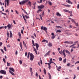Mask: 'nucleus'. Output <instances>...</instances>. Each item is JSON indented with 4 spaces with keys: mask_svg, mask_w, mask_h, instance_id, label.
Listing matches in <instances>:
<instances>
[{
    "mask_svg": "<svg viewBox=\"0 0 79 79\" xmlns=\"http://www.w3.org/2000/svg\"><path fill=\"white\" fill-rule=\"evenodd\" d=\"M30 60L31 61H33L34 60V56L33 55V54L32 53H31L30 54Z\"/></svg>",
    "mask_w": 79,
    "mask_h": 79,
    "instance_id": "1",
    "label": "nucleus"
},
{
    "mask_svg": "<svg viewBox=\"0 0 79 79\" xmlns=\"http://www.w3.org/2000/svg\"><path fill=\"white\" fill-rule=\"evenodd\" d=\"M28 2V0H24L21 2H20L19 3L20 5H23V4L26 3V2Z\"/></svg>",
    "mask_w": 79,
    "mask_h": 79,
    "instance_id": "2",
    "label": "nucleus"
},
{
    "mask_svg": "<svg viewBox=\"0 0 79 79\" xmlns=\"http://www.w3.org/2000/svg\"><path fill=\"white\" fill-rule=\"evenodd\" d=\"M0 73L2 74H6V71L3 70H0Z\"/></svg>",
    "mask_w": 79,
    "mask_h": 79,
    "instance_id": "3",
    "label": "nucleus"
},
{
    "mask_svg": "<svg viewBox=\"0 0 79 79\" xmlns=\"http://www.w3.org/2000/svg\"><path fill=\"white\" fill-rule=\"evenodd\" d=\"M44 5H42L40 6H38V8L39 9H42L43 8H44Z\"/></svg>",
    "mask_w": 79,
    "mask_h": 79,
    "instance_id": "4",
    "label": "nucleus"
},
{
    "mask_svg": "<svg viewBox=\"0 0 79 79\" xmlns=\"http://www.w3.org/2000/svg\"><path fill=\"white\" fill-rule=\"evenodd\" d=\"M35 46L36 47V50H38L39 47V45L37 43H35Z\"/></svg>",
    "mask_w": 79,
    "mask_h": 79,
    "instance_id": "5",
    "label": "nucleus"
},
{
    "mask_svg": "<svg viewBox=\"0 0 79 79\" xmlns=\"http://www.w3.org/2000/svg\"><path fill=\"white\" fill-rule=\"evenodd\" d=\"M43 29L44 31H46L47 29V28L46 27H44V26H42L41 27V30H43Z\"/></svg>",
    "mask_w": 79,
    "mask_h": 79,
    "instance_id": "6",
    "label": "nucleus"
},
{
    "mask_svg": "<svg viewBox=\"0 0 79 79\" xmlns=\"http://www.w3.org/2000/svg\"><path fill=\"white\" fill-rule=\"evenodd\" d=\"M7 27L8 28V29H10L11 27V25L10 24H8L7 25Z\"/></svg>",
    "mask_w": 79,
    "mask_h": 79,
    "instance_id": "7",
    "label": "nucleus"
},
{
    "mask_svg": "<svg viewBox=\"0 0 79 79\" xmlns=\"http://www.w3.org/2000/svg\"><path fill=\"white\" fill-rule=\"evenodd\" d=\"M64 52H65V50L64 49L62 52V53L64 56V58H65V57H66V54H65V53H64Z\"/></svg>",
    "mask_w": 79,
    "mask_h": 79,
    "instance_id": "8",
    "label": "nucleus"
},
{
    "mask_svg": "<svg viewBox=\"0 0 79 79\" xmlns=\"http://www.w3.org/2000/svg\"><path fill=\"white\" fill-rule=\"evenodd\" d=\"M51 51H49L48 52H47L45 55H44V56H47L48 55L49 53H50V52Z\"/></svg>",
    "mask_w": 79,
    "mask_h": 79,
    "instance_id": "9",
    "label": "nucleus"
},
{
    "mask_svg": "<svg viewBox=\"0 0 79 79\" xmlns=\"http://www.w3.org/2000/svg\"><path fill=\"white\" fill-rule=\"evenodd\" d=\"M33 48H34V51L36 55H38V54H37V50H36V49L34 48V47H33Z\"/></svg>",
    "mask_w": 79,
    "mask_h": 79,
    "instance_id": "10",
    "label": "nucleus"
},
{
    "mask_svg": "<svg viewBox=\"0 0 79 79\" xmlns=\"http://www.w3.org/2000/svg\"><path fill=\"white\" fill-rule=\"evenodd\" d=\"M9 72L12 74V75H13V76H15V73H13L11 70H9Z\"/></svg>",
    "mask_w": 79,
    "mask_h": 79,
    "instance_id": "11",
    "label": "nucleus"
},
{
    "mask_svg": "<svg viewBox=\"0 0 79 79\" xmlns=\"http://www.w3.org/2000/svg\"><path fill=\"white\" fill-rule=\"evenodd\" d=\"M23 44L24 45V46H25L26 48V49H27V46H26V43H25V42H24V41H23Z\"/></svg>",
    "mask_w": 79,
    "mask_h": 79,
    "instance_id": "12",
    "label": "nucleus"
},
{
    "mask_svg": "<svg viewBox=\"0 0 79 79\" xmlns=\"http://www.w3.org/2000/svg\"><path fill=\"white\" fill-rule=\"evenodd\" d=\"M48 47H52V44L51 43H49V44H48Z\"/></svg>",
    "mask_w": 79,
    "mask_h": 79,
    "instance_id": "13",
    "label": "nucleus"
},
{
    "mask_svg": "<svg viewBox=\"0 0 79 79\" xmlns=\"http://www.w3.org/2000/svg\"><path fill=\"white\" fill-rule=\"evenodd\" d=\"M61 66H59L57 68V70L58 71H60V69H61Z\"/></svg>",
    "mask_w": 79,
    "mask_h": 79,
    "instance_id": "14",
    "label": "nucleus"
},
{
    "mask_svg": "<svg viewBox=\"0 0 79 79\" xmlns=\"http://www.w3.org/2000/svg\"><path fill=\"white\" fill-rule=\"evenodd\" d=\"M56 15L57 16H61V14H60V13H59L58 12H57L56 13Z\"/></svg>",
    "mask_w": 79,
    "mask_h": 79,
    "instance_id": "15",
    "label": "nucleus"
},
{
    "mask_svg": "<svg viewBox=\"0 0 79 79\" xmlns=\"http://www.w3.org/2000/svg\"><path fill=\"white\" fill-rule=\"evenodd\" d=\"M9 69L10 70H11V71H12L13 72H15V70H14V69L12 68H9Z\"/></svg>",
    "mask_w": 79,
    "mask_h": 79,
    "instance_id": "16",
    "label": "nucleus"
},
{
    "mask_svg": "<svg viewBox=\"0 0 79 79\" xmlns=\"http://www.w3.org/2000/svg\"><path fill=\"white\" fill-rule=\"evenodd\" d=\"M10 37H13V35L12 34V33H11V31H10Z\"/></svg>",
    "mask_w": 79,
    "mask_h": 79,
    "instance_id": "17",
    "label": "nucleus"
},
{
    "mask_svg": "<svg viewBox=\"0 0 79 79\" xmlns=\"http://www.w3.org/2000/svg\"><path fill=\"white\" fill-rule=\"evenodd\" d=\"M20 47L21 48V49H22V48H23V46L22 45V43L21 42H20Z\"/></svg>",
    "mask_w": 79,
    "mask_h": 79,
    "instance_id": "18",
    "label": "nucleus"
},
{
    "mask_svg": "<svg viewBox=\"0 0 79 79\" xmlns=\"http://www.w3.org/2000/svg\"><path fill=\"white\" fill-rule=\"evenodd\" d=\"M69 19L71 20V21H72V23H74L75 22L73 19H71V18H69Z\"/></svg>",
    "mask_w": 79,
    "mask_h": 79,
    "instance_id": "19",
    "label": "nucleus"
},
{
    "mask_svg": "<svg viewBox=\"0 0 79 79\" xmlns=\"http://www.w3.org/2000/svg\"><path fill=\"white\" fill-rule=\"evenodd\" d=\"M6 2L7 3V6H8V5H9V2H10L9 0H6Z\"/></svg>",
    "mask_w": 79,
    "mask_h": 79,
    "instance_id": "20",
    "label": "nucleus"
},
{
    "mask_svg": "<svg viewBox=\"0 0 79 79\" xmlns=\"http://www.w3.org/2000/svg\"><path fill=\"white\" fill-rule=\"evenodd\" d=\"M63 11H64L65 12H68V13H69V10H66V9L63 10Z\"/></svg>",
    "mask_w": 79,
    "mask_h": 79,
    "instance_id": "21",
    "label": "nucleus"
},
{
    "mask_svg": "<svg viewBox=\"0 0 79 79\" xmlns=\"http://www.w3.org/2000/svg\"><path fill=\"white\" fill-rule=\"evenodd\" d=\"M18 35L19 36V38H20V39H21V35L20 32L18 33Z\"/></svg>",
    "mask_w": 79,
    "mask_h": 79,
    "instance_id": "22",
    "label": "nucleus"
},
{
    "mask_svg": "<svg viewBox=\"0 0 79 79\" xmlns=\"http://www.w3.org/2000/svg\"><path fill=\"white\" fill-rule=\"evenodd\" d=\"M49 78V79H52V77H51V75L49 73H48Z\"/></svg>",
    "mask_w": 79,
    "mask_h": 79,
    "instance_id": "23",
    "label": "nucleus"
},
{
    "mask_svg": "<svg viewBox=\"0 0 79 79\" xmlns=\"http://www.w3.org/2000/svg\"><path fill=\"white\" fill-rule=\"evenodd\" d=\"M57 32H59V33L61 32V31L59 30H57L56 31V33H57Z\"/></svg>",
    "mask_w": 79,
    "mask_h": 79,
    "instance_id": "24",
    "label": "nucleus"
},
{
    "mask_svg": "<svg viewBox=\"0 0 79 79\" xmlns=\"http://www.w3.org/2000/svg\"><path fill=\"white\" fill-rule=\"evenodd\" d=\"M10 37V34H9V33L8 32H7V37Z\"/></svg>",
    "mask_w": 79,
    "mask_h": 79,
    "instance_id": "25",
    "label": "nucleus"
},
{
    "mask_svg": "<svg viewBox=\"0 0 79 79\" xmlns=\"http://www.w3.org/2000/svg\"><path fill=\"white\" fill-rule=\"evenodd\" d=\"M22 62H23V60H19V63L20 64H22Z\"/></svg>",
    "mask_w": 79,
    "mask_h": 79,
    "instance_id": "26",
    "label": "nucleus"
},
{
    "mask_svg": "<svg viewBox=\"0 0 79 79\" xmlns=\"http://www.w3.org/2000/svg\"><path fill=\"white\" fill-rule=\"evenodd\" d=\"M63 62V63H65L66 62V59L65 58L64 59Z\"/></svg>",
    "mask_w": 79,
    "mask_h": 79,
    "instance_id": "27",
    "label": "nucleus"
},
{
    "mask_svg": "<svg viewBox=\"0 0 79 79\" xmlns=\"http://www.w3.org/2000/svg\"><path fill=\"white\" fill-rule=\"evenodd\" d=\"M44 73L45 75L46 74V70L45 69H44Z\"/></svg>",
    "mask_w": 79,
    "mask_h": 79,
    "instance_id": "28",
    "label": "nucleus"
},
{
    "mask_svg": "<svg viewBox=\"0 0 79 79\" xmlns=\"http://www.w3.org/2000/svg\"><path fill=\"white\" fill-rule=\"evenodd\" d=\"M48 4L49 5H52V2L50 1H48Z\"/></svg>",
    "mask_w": 79,
    "mask_h": 79,
    "instance_id": "29",
    "label": "nucleus"
},
{
    "mask_svg": "<svg viewBox=\"0 0 79 79\" xmlns=\"http://www.w3.org/2000/svg\"><path fill=\"white\" fill-rule=\"evenodd\" d=\"M32 44L33 46H35V44H34V40H32Z\"/></svg>",
    "mask_w": 79,
    "mask_h": 79,
    "instance_id": "30",
    "label": "nucleus"
},
{
    "mask_svg": "<svg viewBox=\"0 0 79 79\" xmlns=\"http://www.w3.org/2000/svg\"><path fill=\"white\" fill-rule=\"evenodd\" d=\"M7 66H10V63H9L8 62H7Z\"/></svg>",
    "mask_w": 79,
    "mask_h": 79,
    "instance_id": "31",
    "label": "nucleus"
},
{
    "mask_svg": "<svg viewBox=\"0 0 79 79\" xmlns=\"http://www.w3.org/2000/svg\"><path fill=\"white\" fill-rule=\"evenodd\" d=\"M56 27L57 28H62V27H60V26H56Z\"/></svg>",
    "mask_w": 79,
    "mask_h": 79,
    "instance_id": "32",
    "label": "nucleus"
},
{
    "mask_svg": "<svg viewBox=\"0 0 79 79\" xmlns=\"http://www.w3.org/2000/svg\"><path fill=\"white\" fill-rule=\"evenodd\" d=\"M24 17L26 18V19H28V18H29V17L27 16V15H25Z\"/></svg>",
    "mask_w": 79,
    "mask_h": 79,
    "instance_id": "33",
    "label": "nucleus"
},
{
    "mask_svg": "<svg viewBox=\"0 0 79 79\" xmlns=\"http://www.w3.org/2000/svg\"><path fill=\"white\" fill-rule=\"evenodd\" d=\"M59 60L60 61H62V58L61 57H60L59 58Z\"/></svg>",
    "mask_w": 79,
    "mask_h": 79,
    "instance_id": "34",
    "label": "nucleus"
},
{
    "mask_svg": "<svg viewBox=\"0 0 79 79\" xmlns=\"http://www.w3.org/2000/svg\"><path fill=\"white\" fill-rule=\"evenodd\" d=\"M74 23H75V24L78 27L79 26V25L78 24V23H76V22H74Z\"/></svg>",
    "mask_w": 79,
    "mask_h": 79,
    "instance_id": "35",
    "label": "nucleus"
},
{
    "mask_svg": "<svg viewBox=\"0 0 79 79\" xmlns=\"http://www.w3.org/2000/svg\"><path fill=\"white\" fill-rule=\"evenodd\" d=\"M35 4H36V3H34V4H33V5H34L33 8L34 9H35Z\"/></svg>",
    "mask_w": 79,
    "mask_h": 79,
    "instance_id": "36",
    "label": "nucleus"
},
{
    "mask_svg": "<svg viewBox=\"0 0 79 79\" xmlns=\"http://www.w3.org/2000/svg\"><path fill=\"white\" fill-rule=\"evenodd\" d=\"M72 11L69 12V13L70 14V16L71 17L72 16H73V15H72Z\"/></svg>",
    "mask_w": 79,
    "mask_h": 79,
    "instance_id": "37",
    "label": "nucleus"
},
{
    "mask_svg": "<svg viewBox=\"0 0 79 79\" xmlns=\"http://www.w3.org/2000/svg\"><path fill=\"white\" fill-rule=\"evenodd\" d=\"M64 43V44H69V42L68 41H65Z\"/></svg>",
    "mask_w": 79,
    "mask_h": 79,
    "instance_id": "38",
    "label": "nucleus"
},
{
    "mask_svg": "<svg viewBox=\"0 0 79 79\" xmlns=\"http://www.w3.org/2000/svg\"><path fill=\"white\" fill-rule=\"evenodd\" d=\"M28 4L30 6H31V2L30 1H29L28 2Z\"/></svg>",
    "mask_w": 79,
    "mask_h": 79,
    "instance_id": "39",
    "label": "nucleus"
},
{
    "mask_svg": "<svg viewBox=\"0 0 79 79\" xmlns=\"http://www.w3.org/2000/svg\"><path fill=\"white\" fill-rule=\"evenodd\" d=\"M55 37V35H53L51 37V38L52 39H54V38Z\"/></svg>",
    "mask_w": 79,
    "mask_h": 79,
    "instance_id": "40",
    "label": "nucleus"
},
{
    "mask_svg": "<svg viewBox=\"0 0 79 79\" xmlns=\"http://www.w3.org/2000/svg\"><path fill=\"white\" fill-rule=\"evenodd\" d=\"M65 52L67 53H69V51H68L67 50H65Z\"/></svg>",
    "mask_w": 79,
    "mask_h": 79,
    "instance_id": "41",
    "label": "nucleus"
},
{
    "mask_svg": "<svg viewBox=\"0 0 79 79\" xmlns=\"http://www.w3.org/2000/svg\"><path fill=\"white\" fill-rule=\"evenodd\" d=\"M38 2L39 3H42V0H40V1H38Z\"/></svg>",
    "mask_w": 79,
    "mask_h": 79,
    "instance_id": "42",
    "label": "nucleus"
},
{
    "mask_svg": "<svg viewBox=\"0 0 79 79\" xmlns=\"http://www.w3.org/2000/svg\"><path fill=\"white\" fill-rule=\"evenodd\" d=\"M0 50L1 51L2 53H4V51H3V50L2 49H1Z\"/></svg>",
    "mask_w": 79,
    "mask_h": 79,
    "instance_id": "43",
    "label": "nucleus"
},
{
    "mask_svg": "<svg viewBox=\"0 0 79 79\" xmlns=\"http://www.w3.org/2000/svg\"><path fill=\"white\" fill-rule=\"evenodd\" d=\"M48 68H49V69H50L51 68V65H48Z\"/></svg>",
    "mask_w": 79,
    "mask_h": 79,
    "instance_id": "44",
    "label": "nucleus"
},
{
    "mask_svg": "<svg viewBox=\"0 0 79 79\" xmlns=\"http://www.w3.org/2000/svg\"><path fill=\"white\" fill-rule=\"evenodd\" d=\"M23 18L25 21V22H26V21H27V20H26V19L25 18V17H23Z\"/></svg>",
    "mask_w": 79,
    "mask_h": 79,
    "instance_id": "45",
    "label": "nucleus"
},
{
    "mask_svg": "<svg viewBox=\"0 0 79 79\" xmlns=\"http://www.w3.org/2000/svg\"><path fill=\"white\" fill-rule=\"evenodd\" d=\"M4 50L5 51V52H6V47H4Z\"/></svg>",
    "mask_w": 79,
    "mask_h": 79,
    "instance_id": "46",
    "label": "nucleus"
},
{
    "mask_svg": "<svg viewBox=\"0 0 79 79\" xmlns=\"http://www.w3.org/2000/svg\"><path fill=\"white\" fill-rule=\"evenodd\" d=\"M76 45V44H73V45H72L71 46H70V47H73L74 46Z\"/></svg>",
    "mask_w": 79,
    "mask_h": 79,
    "instance_id": "47",
    "label": "nucleus"
},
{
    "mask_svg": "<svg viewBox=\"0 0 79 79\" xmlns=\"http://www.w3.org/2000/svg\"><path fill=\"white\" fill-rule=\"evenodd\" d=\"M42 16H44V12L43 11L42 14Z\"/></svg>",
    "mask_w": 79,
    "mask_h": 79,
    "instance_id": "48",
    "label": "nucleus"
},
{
    "mask_svg": "<svg viewBox=\"0 0 79 79\" xmlns=\"http://www.w3.org/2000/svg\"><path fill=\"white\" fill-rule=\"evenodd\" d=\"M3 60L4 62V63H6V60H5V59L4 58H3Z\"/></svg>",
    "mask_w": 79,
    "mask_h": 79,
    "instance_id": "49",
    "label": "nucleus"
},
{
    "mask_svg": "<svg viewBox=\"0 0 79 79\" xmlns=\"http://www.w3.org/2000/svg\"><path fill=\"white\" fill-rule=\"evenodd\" d=\"M15 12L17 15H19V13H18V12L16 10H15Z\"/></svg>",
    "mask_w": 79,
    "mask_h": 79,
    "instance_id": "50",
    "label": "nucleus"
},
{
    "mask_svg": "<svg viewBox=\"0 0 79 79\" xmlns=\"http://www.w3.org/2000/svg\"><path fill=\"white\" fill-rule=\"evenodd\" d=\"M64 6H66V7H69V6L68 5H64Z\"/></svg>",
    "mask_w": 79,
    "mask_h": 79,
    "instance_id": "51",
    "label": "nucleus"
},
{
    "mask_svg": "<svg viewBox=\"0 0 79 79\" xmlns=\"http://www.w3.org/2000/svg\"><path fill=\"white\" fill-rule=\"evenodd\" d=\"M24 13H26L27 15H28V14H27V12H26V11L25 10H24Z\"/></svg>",
    "mask_w": 79,
    "mask_h": 79,
    "instance_id": "52",
    "label": "nucleus"
},
{
    "mask_svg": "<svg viewBox=\"0 0 79 79\" xmlns=\"http://www.w3.org/2000/svg\"><path fill=\"white\" fill-rule=\"evenodd\" d=\"M35 76L36 77H38V73H37V72L36 73Z\"/></svg>",
    "mask_w": 79,
    "mask_h": 79,
    "instance_id": "53",
    "label": "nucleus"
},
{
    "mask_svg": "<svg viewBox=\"0 0 79 79\" xmlns=\"http://www.w3.org/2000/svg\"><path fill=\"white\" fill-rule=\"evenodd\" d=\"M42 42H46V40H43L42 41Z\"/></svg>",
    "mask_w": 79,
    "mask_h": 79,
    "instance_id": "54",
    "label": "nucleus"
},
{
    "mask_svg": "<svg viewBox=\"0 0 79 79\" xmlns=\"http://www.w3.org/2000/svg\"><path fill=\"white\" fill-rule=\"evenodd\" d=\"M6 13H9V11L8 10V9H7V10L6 11Z\"/></svg>",
    "mask_w": 79,
    "mask_h": 79,
    "instance_id": "55",
    "label": "nucleus"
},
{
    "mask_svg": "<svg viewBox=\"0 0 79 79\" xmlns=\"http://www.w3.org/2000/svg\"><path fill=\"white\" fill-rule=\"evenodd\" d=\"M30 72H32V68H30Z\"/></svg>",
    "mask_w": 79,
    "mask_h": 79,
    "instance_id": "56",
    "label": "nucleus"
},
{
    "mask_svg": "<svg viewBox=\"0 0 79 79\" xmlns=\"http://www.w3.org/2000/svg\"><path fill=\"white\" fill-rule=\"evenodd\" d=\"M74 77L73 78V79H76V75H74Z\"/></svg>",
    "mask_w": 79,
    "mask_h": 79,
    "instance_id": "57",
    "label": "nucleus"
},
{
    "mask_svg": "<svg viewBox=\"0 0 79 79\" xmlns=\"http://www.w3.org/2000/svg\"><path fill=\"white\" fill-rule=\"evenodd\" d=\"M66 2L68 3H69V0H66Z\"/></svg>",
    "mask_w": 79,
    "mask_h": 79,
    "instance_id": "58",
    "label": "nucleus"
},
{
    "mask_svg": "<svg viewBox=\"0 0 79 79\" xmlns=\"http://www.w3.org/2000/svg\"><path fill=\"white\" fill-rule=\"evenodd\" d=\"M73 42H72V41H70L69 42V43L70 44H73Z\"/></svg>",
    "mask_w": 79,
    "mask_h": 79,
    "instance_id": "59",
    "label": "nucleus"
},
{
    "mask_svg": "<svg viewBox=\"0 0 79 79\" xmlns=\"http://www.w3.org/2000/svg\"><path fill=\"white\" fill-rule=\"evenodd\" d=\"M49 63H48V65H50L51 64V62H50V61H49Z\"/></svg>",
    "mask_w": 79,
    "mask_h": 79,
    "instance_id": "60",
    "label": "nucleus"
},
{
    "mask_svg": "<svg viewBox=\"0 0 79 79\" xmlns=\"http://www.w3.org/2000/svg\"><path fill=\"white\" fill-rule=\"evenodd\" d=\"M2 42H0V47H1V46H2Z\"/></svg>",
    "mask_w": 79,
    "mask_h": 79,
    "instance_id": "61",
    "label": "nucleus"
},
{
    "mask_svg": "<svg viewBox=\"0 0 79 79\" xmlns=\"http://www.w3.org/2000/svg\"><path fill=\"white\" fill-rule=\"evenodd\" d=\"M69 4H73V2L71 1H69Z\"/></svg>",
    "mask_w": 79,
    "mask_h": 79,
    "instance_id": "62",
    "label": "nucleus"
},
{
    "mask_svg": "<svg viewBox=\"0 0 79 79\" xmlns=\"http://www.w3.org/2000/svg\"><path fill=\"white\" fill-rule=\"evenodd\" d=\"M7 47H10V44H8L7 45Z\"/></svg>",
    "mask_w": 79,
    "mask_h": 79,
    "instance_id": "63",
    "label": "nucleus"
},
{
    "mask_svg": "<svg viewBox=\"0 0 79 79\" xmlns=\"http://www.w3.org/2000/svg\"><path fill=\"white\" fill-rule=\"evenodd\" d=\"M77 63H79V61H78L76 63H75V64H76Z\"/></svg>",
    "mask_w": 79,
    "mask_h": 79,
    "instance_id": "64",
    "label": "nucleus"
}]
</instances>
